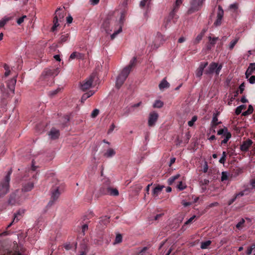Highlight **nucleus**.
Returning a JSON list of instances; mask_svg holds the SVG:
<instances>
[{"mask_svg": "<svg viewBox=\"0 0 255 255\" xmlns=\"http://www.w3.org/2000/svg\"><path fill=\"white\" fill-rule=\"evenodd\" d=\"M148 249V248L147 247H145L137 252L134 255H149V254L147 251Z\"/></svg>", "mask_w": 255, "mask_h": 255, "instance_id": "nucleus-29", "label": "nucleus"}, {"mask_svg": "<svg viewBox=\"0 0 255 255\" xmlns=\"http://www.w3.org/2000/svg\"><path fill=\"white\" fill-rule=\"evenodd\" d=\"M246 108V106L244 105H241L240 106H238L236 109L235 111V113L237 115H240L241 113L243 110H244Z\"/></svg>", "mask_w": 255, "mask_h": 255, "instance_id": "nucleus-35", "label": "nucleus"}, {"mask_svg": "<svg viewBox=\"0 0 255 255\" xmlns=\"http://www.w3.org/2000/svg\"><path fill=\"white\" fill-rule=\"evenodd\" d=\"M61 90L60 88H57L56 90L50 91L49 92V95L50 96H53L57 94Z\"/></svg>", "mask_w": 255, "mask_h": 255, "instance_id": "nucleus-51", "label": "nucleus"}, {"mask_svg": "<svg viewBox=\"0 0 255 255\" xmlns=\"http://www.w3.org/2000/svg\"><path fill=\"white\" fill-rule=\"evenodd\" d=\"M150 1V0H142L140 2V6L141 7H143L146 5L148 6Z\"/></svg>", "mask_w": 255, "mask_h": 255, "instance_id": "nucleus-45", "label": "nucleus"}, {"mask_svg": "<svg viewBox=\"0 0 255 255\" xmlns=\"http://www.w3.org/2000/svg\"><path fill=\"white\" fill-rule=\"evenodd\" d=\"M163 35L159 32L157 33L155 40L153 41L154 47L158 48L163 42Z\"/></svg>", "mask_w": 255, "mask_h": 255, "instance_id": "nucleus-15", "label": "nucleus"}, {"mask_svg": "<svg viewBox=\"0 0 255 255\" xmlns=\"http://www.w3.org/2000/svg\"><path fill=\"white\" fill-rule=\"evenodd\" d=\"M222 64L218 65L217 63L212 62L207 69L205 71L206 74H211L215 72L216 75H218L222 69Z\"/></svg>", "mask_w": 255, "mask_h": 255, "instance_id": "nucleus-8", "label": "nucleus"}, {"mask_svg": "<svg viewBox=\"0 0 255 255\" xmlns=\"http://www.w3.org/2000/svg\"><path fill=\"white\" fill-rule=\"evenodd\" d=\"M250 185L252 186V189H255V178L252 179L250 180Z\"/></svg>", "mask_w": 255, "mask_h": 255, "instance_id": "nucleus-61", "label": "nucleus"}, {"mask_svg": "<svg viewBox=\"0 0 255 255\" xmlns=\"http://www.w3.org/2000/svg\"><path fill=\"white\" fill-rule=\"evenodd\" d=\"M224 15V10L222 9L221 6H218V11L217 13V17L219 18V19H222Z\"/></svg>", "mask_w": 255, "mask_h": 255, "instance_id": "nucleus-37", "label": "nucleus"}, {"mask_svg": "<svg viewBox=\"0 0 255 255\" xmlns=\"http://www.w3.org/2000/svg\"><path fill=\"white\" fill-rule=\"evenodd\" d=\"M24 213V212L18 211L16 213L14 214V218L11 222L7 226V228H9L13 224L17 223L21 218L22 214Z\"/></svg>", "mask_w": 255, "mask_h": 255, "instance_id": "nucleus-17", "label": "nucleus"}, {"mask_svg": "<svg viewBox=\"0 0 255 255\" xmlns=\"http://www.w3.org/2000/svg\"><path fill=\"white\" fill-rule=\"evenodd\" d=\"M136 63V58L135 57L132 58V59L130 61L129 64L125 67L121 73L119 74L117 78L116 87L118 89H120L121 87L124 84L125 81L128 76L130 71L132 70V68L134 67Z\"/></svg>", "mask_w": 255, "mask_h": 255, "instance_id": "nucleus-2", "label": "nucleus"}, {"mask_svg": "<svg viewBox=\"0 0 255 255\" xmlns=\"http://www.w3.org/2000/svg\"><path fill=\"white\" fill-rule=\"evenodd\" d=\"M218 38V37H214V38H212V37L211 36H209V40L210 41V44L212 45H214L215 44Z\"/></svg>", "mask_w": 255, "mask_h": 255, "instance_id": "nucleus-50", "label": "nucleus"}, {"mask_svg": "<svg viewBox=\"0 0 255 255\" xmlns=\"http://www.w3.org/2000/svg\"><path fill=\"white\" fill-rule=\"evenodd\" d=\"M88 229V226L87 224H85L83 225L82 227V233L83 235H85V232L87 231Z\"/></svg>", "mask_w": 255, "mask_h": 255, "instance_id": "nucleus-54", "label": "nucleus"}, {"mask_svg": "<svg viewBox=\"0 0 255 255\" xmlns=\"http://www.w3.org/2000/svg\"><path fill=\"white\" fill-rule=\"evenodd\" d=\"M77 53L78 52H73L70 56V57H69V60H72V59H74L75 58H77Z\"/></svg>", "mask_w": 255, "mask_h": 255, "instance_id": "nucleus-56", "label": "nucleus"}, {"mask_svg": "<svg viewBox=\"0 0 255 255\" xmlns=\"http://www.w3.org/2000/svg\"><path fill=\"white\" fill-rule=\"evenodd\" d=\"M200 183L202 185H208L209 184V180L208 179H205L204 180H201L200 181Z\"/></svg>", "mask_w": 255, "mask_h": 255, "instance_id": "nucleus-59", "label": "nucleus"}, {"mask_svg": "<svg viewBox=\"0 0 255 255\" xmlns=\"http://www.w3.org/2000/svg\"><path fill=\"white\" fill-rule=\"evenodd\" d=\"M208 63L207 62L204 63H201L199 67L196 70V76L197 77L200 78L205 68L208 65Z\"/></svg>", "mask_w": 255, "mask_h": 255, "instance_id": "nucleus-16", "label": "nucleus"}, {"mask_svg": "<svg viewBox=\"0 0 255 255\" xmlns=\"http://www.w3.org/2000/svg\"><path fill=\"white\" fill-rule=\"evenodd\" d=\"M110 187V182L109 181H106L105 183H103L99 189L100 195H108L109 193Z\"/></svg>", "mask_w": 255, "mask_h": 255, "instance_id": "nucleus-14", "label": "nucleus"}, {"mask_svg": "<svg viewBox=\"0 0 255 255\" xmlns=\"http://www.w3.org/2000/svg\"><path fill=\"white\" fill-rule=\"evenodd\" d=\"M228 176L227 173L224 172H223L222 177H221V180L222 181H223L224 180H226L228 179Z\"/></svg>", "mask_w": 255, "mask_h": 255, "instance_id": "nucleus-58", "label": "nucleus"}, {"mask_svg": "<svg viewBox=\"0 0 255 255\" xmlns=\"http://www.w3.org/2000/svg\"><path fill=\"white\" fill-rule=\"evenodd\" d=\"M203 33H200L197 36L195 40V43H198L202 40L203 37Z\"/></svg>", "mask_w": 255, "mask_h": 255, "instance_id": "nucleus-46", "label": "nucleus"}, {"mask_svg": "<svg viewBox=\"0 0 255 255\" xmlns=\"http://www.w3.org/2000/svg\"><path fill=\"white\" fill-rule=\"evenodd\" d=\"M248 68L252 70L253 72L255 71V63H251Z\"/></svg>", "mask_w": 255, "mask_h": 255, "instance_id": "nucleus-64", "label": "nucleus"}, {"mask_svg": "<svg viewBox=\"0 0 255 255\" xmlns=\"http://www.w3.org/2000/svg\"><path fill=\"white\" fill-rule=\"evenodd\" d=\"M164 187L163 185H157L153 190L152 192V195L154 197H156L158 196V195L161 193L162 190Z\"/></svg>", "mask_w": 255, "mask_h": 255, "instance_id": "nucleus-21", "label": "nucleus"}, {"mask_svg": "<svg viewBox=\"0 0 255 255\" xmlns=\"http://www.w3.org/2000/svg\"><path fill=\"white\" fill-rule=\"evenodd\" d=\"M95 92L93 91H89V92L84 94L81 97V101L82 103H84V102L89 97L92 96Z\"/></svg>", "mask_w": 255, "mask_h": 255, "instance_id": "nucleus-25", "label": "nucleus"}, {"mask_svg": "<svg viewBox=\"0 0 255 255\" xmlns=\"http://www.w3.org/2000/svg\"><path fill=\"white\" fill-rule=\"evenodd\" d=\"M238 8V3H235L232 4L230 5V8L231 9H234V10H236Z\"/></svg>", "mask_w": 255, "mask_h": 255, "instance_id": "nucleus-53", "label": "nucleus"}, {"mask_svg": "<svg viewBox=\"0 0 255 255\" xmlns=\"http://www.w3.org/2000/svg\"><path fill=\"white\" fill-rule=\"evenodd\" d=\"M245 83L244 82L242 83L239 86V90L240 91V94H242L245 90Z\"/></svg>", "mask_w": 255, "mask_h": 255, "instance_id": "nucleus-49", "label": "nucleus"}, {"mask_svg": "<svg viewBox=\"0 0 255 255\" xmlns=\"http://www.w3.org/2000/svg\"><path fill=\"white\" fill-rule=\"evenodd\" d=\"M245 222V220L244 219H242V220L237 224L236 228L238 229H240L242 228Z\"/></svg>", "mask_w": 255, "mask_h": 255, "instance_id": "nucleus-47", "label": "nucleus"}, {"mask_svg": "<svg viewBox=\"0 0 255 255\" xmlns=\"http://www.w3.org/2000/svg\"><path fill=\"white\" fill-rule=\"evenodd\" d=\"M243 172V171L242 168L236 167L235 168L233 169V170L232 171V176L236 177L239 176L241 173H242Z\"/></svg>", "mask_w": 255, "mask_h": 255, "instance_id": "nucleus-27", "label": "nucleus"}, {"mask_svg": "<svg viewBox=\"0 0 255 255\" xmlns=\"http://www.w3.org/2000/svg\"><path fill=\"white\" fill-rule=\"evenodd\" d=\"M254 111L253 107L252 105H249L248 107V109L247 111L243 113L242 115L244 116H246L249 115L251 114Z\"/></svg>", "mask_w": 255, "mask_h": 255, "instance_id": "nucleus-34", "label": "nucleus"}, {"mask_svg": "<svg viewBox=\"0 0 255 255\" xmlns=\"http://www.w3.org/2000/svg\"><path fill=\"white\" fill-rule=\"evenodd\" d=\"M10 20L9 17H4L0 20V28H2Z\"/></svg>", "mask_w": 255, "mask_h": 255, "instance_id": "nucleus-41", "label": "nucleus"}, {"mask_svg": "<svg viewBox=\"0 0 255 255\" xmlns=\"http://www.w3.org/2000/svg\"><path fill=\"white\" fill-rule=\"evenodd\" d=\"M205 0H190V7L187 11L188 14H191L199 10L202 7Z\"/></svg>", "mask_w": 255, "mask_h": 255, "instance_id": "nucleus-6", "label": "nucleus"}, {"mask_svg": "<svg viewBox=\"0 0 255 255\" xmlns=\"http://www.w3.org/2000/svg\"><path fill=\"white\" fill-rule=\"evenodd\" d=\"M217 134L219 135H222L225 137L221 141V145H225L226 144L232 137L231 133L228 131V129L226 127L220 129L217 131Z\"/></svg>", "mask_w": 255, "mask_h": 255, "instance_id": "nucleus-9", "label": "nucleus"}, {"mask_svg": "<svg viewBox=\"0 0 255 255\" xmlns=\"http://www.w3.org/2000/svg\"><path fill=\"white\" fill-rule=\"evenodd\" d=\"M60 72V69L59 68H46L43 71L41 78L45 79L48 76H55L58 75Z\"/></svg>", "mask_w": 255, "mask_h": 255, "instance_id": "nucleus-10", "label": "nucleus"}, {"mask_svg": "<svg viewBox=\"0 0 255 255\" xmlns=\"http://www.w3.org/2000/svg\"><path fill=\"white\" fill-rule=\"evenodd\" d=\"M59 135L60 133L59 130L56 129L55 128H52L50 130L49 133V135L50 136V138L52 139H55L58 138Z\"/></svg>", "mask_w": 255, "mask_h": 255, "instance_id": "nucleus-20", "label": "nucleus"}, {"mask_svg": "<svg viewBox=\"0 0 255 255\" xmlns=\"http://www.w3.org/2000/svg\"><path fill=\"white\" fill-rule=\"evenodd\" d=\"M125 15L122 13L119 21L115 20V17L113 14H109L104 20L102 28L105 32L109 34L114 29V33L111 35V39H114L116 36L122 30V25L125 21Z\"/></svg>", "mask_w": 255, "mask_h": 255, "instance_id": "nucleus-1", "label": "nucleus"}, {"mask_svg": "<svg viewBox=\"0 0 255 255\" xmlns=\"http://www.w3.org/2000/svg\"><path fill=\"white\" fill-rule=\"evenodd\" d=\"M169 86V83L165 79H163L159 84V88L160 90H163L165 88H168Z\"/></svg>", "mask_w": 255, "mask_h": 255, "instance_id": "nucleus-26", "label": "nucleus"}, {"mask_svg": "<svg viewBox=\"0 0 255 255\" xmlns=\"http://www.w3.org/2000/svg\"><path fill=\"white\" fill-rule=\"evenodd\" d=\"M234 151L235 150L232 147H230L227 149L228 153L229 154L230 156H231L233 155Z\"/></svg>", "mask_w": 255, "mask_h": 255, "instance_id": "nucleus-62", "label": "nucleus"}, {"mask_svg": "<svg viewBox=\"0 0 255 255\" xmlns=\"http://www.w3.org/2000/svg\"><path fill=\"white\" fill-rule=\"evenodd\" d=\"M211 241L209 240L202 242L201 245V248L202 249H206L211 245Z\"/></svg>", "mask_w": 255, "mask_h": 255, "instance_id": "nucleus-39", "label": "nucleus"}, {"mask_svg": "<svg viewBox=\"0 0 255 255\" xmlns=\"http://www.w3.org/2000/svg\"><path fill=\"white\" fill-rule=\"evenodd\" d=\"M51 197L50 201L47 204V207H51L58 200L61 194V187L59 183H57L51 189Z\"/></svg>", "mask_w": 255, "mask_h": 255, "instance_id": "nucleus-4", "label": "nucleus"}, {"mask_svg": "<svg viewBox=\"0 0 255 255\" xmlns=\"http://www.w3.org/2000/svg\"><path fill=\"white\" fill-rule=\"evenodd\" d=\"M212 128H216V127L218 125H219L221 123V122H218V118L217 117L216 115H215L214 116V117H213V119H212Z\"/></svg>", "mask_w": 255, "mask_h": 255, "instance_id": "nucleus-33", "label": "nucleus"}, {"mask_svg": "<svg viewBox=\"0 0 255 255\" xmlns=\"http://www.w3.org/2000/svg\"><path fill=\"white\" fill-rule=\"evenodd\" d=\"M69 35L68 33L63 34L61 36L59 43L62 44L68 40Z\"/></svg>", "mask_w": 255, "mask_h": 255, "instance_id": "nucleus-32", "label": "nucleus"}, {"mask_svg": "<svg viewBox=\"0 0 255 255\" xmlns=\"http://www.w3.org/2000/svg\"><path fill=\"white\" fill-rule=\"evenodd\" d=\"M36 167L33 165L31 166L30 172L29 173V176H31L29 180L23 184L22 190L24 192H28L31 191L34 184L36 183L37 180V173H35Z\"/></svg>", "mask_w": 255, "mask_h": 255, "instance_id": "nucleus-3", "label": "nucleus"}, {"mask_svg": "<svg viewBox=\"0 0 255 255\" xmlns=\"http://www.w3.org/2000/svg\"><path fill=\"white\" fill-rule=\"evenodd\" d=\"M239 40V38H236L235 39L233 40L230 43L229 45V49L230 50H232L235 45L237 44Z\"/></svg>", "mask_w": 255, "mask_h": 255, "instance_id": "nucleus-40", "label": "nucleus"}, {"mask_svg": "<svg viewBox=\"0 0 255 255\" xmlns=\"http://www.w3.org/2000/svg\"><path fill=\"white\" fill-rule=\"evenodd\" d=\"M246 190H245L244 191H241L239 193L236 194L233 198H232L228 201V205H231V204H232L238 198L243 196L245 194L244 192Z\"/></svg>", "mask_w": 255, "mask_h": 255, "instance_id": "nucleus-23", "label": "nucleus"}, {"mask_svg": "<svg viewBox=\"0 0 255 255\" xmlns=\"http://www.w3.org/2000/svg\"><path fill=\"white\" fill-rule=\"evenodd\" d=\"M249 81L251 84L255 83V76L253 75L251 76V77L249 79Z\"/></svg>", "mask_w": 255, "mask_h": 255, "instance_id": "nucleus-63", "label": "nucleus"}, {"mask_svg": "<svg viewBox=\"0 0 255 255\" xmlns=\"http://www.w3.org/2000/svg\"><path fill=\"white\" fill-rule=\"evenodd\" d=\"M11 172L12 171L10 169L8 171L4 179L0 182V197L4 196L9 191V182Z\"/></svg>", "mask_w": 255, "mask_h": 255, "instance_id": "nucleus-5", "label": "nucleus"}, {"mask_svg": "<svg viewBox=\"0 0 255 255\" xmlns=\"http://www.w3.org/2000/svg\"><path fill=\"white\" fill-rule=\"evenodd\" d=\"M253 72L252 71V70L248 68L245 73L246 78H248Z\"/></svg>", "mask_w": 255, "mask_h": 255, "instance_id": "nucleus-55", "label": "nucleus"}, {"mask_svg": "<svg viewBox=\"0 0 255 255\" xmlns=\"http://www.w3.org/2000/svg\"><path fill=\"white\" fill-rule=\"evenodd\" d=\"M99 114V110L98 109H95L93 111L92 114H91V117L93 118H94L96 117L98 114Z\"/></svg>", "mask_w": 255, "mask_h": 255, "instance_id": "nucleus-48", "label": "nucleus"}, {"mask_svg": "<svg viewBox=\"0 0 255 255\" xmlns=\"http://www.w3.org/2000/svg\"><path fill=\"white\" fill-rule=\"evenodd\" d=\"M109 193L108 195L113 196H117L119 195V192L117 188H114L112 187H110V189L109 190Z\"/></svg>", "mask_w": 255, "mask_h": 255, "instance_id": "nucleus-31", "label": "nucleus"}, {"mask_svg": "<svg viewBox=\"0 0 255 255\" xmlns=\"http://www.w3.org/2000/svg\"><path fill=\"white\" fill-rule=\"evenodd\" d=\"M18 199V197L16 195L15 193H13L10 194L9 200L8 203L10 205H14Z\"/></svg>", "mask_w": 255, "mask_h": 255, "instance_id": "nucleus-24", "label": "nucleus"}, {"mask_svg": "<svg viewBox=\"0 0 255 255\" xmlns=\"http://www.w3.org/2000/svg\"><path fill=\"white\" fill-rule=\"evenodd\" d=\"M178 17H175V16L173 15L172 13H169V15L165 18L164 22L162 25V28H164L166 29L167 27L169 26H170L171 21L172 20L173 22L175 23Z\"/></svg>", "mask_w": 255, "mask_h": 255, "instance_id": "nucleus-12", "label": "nucleus"}, {"mask_svg": "<svg viewBox=\"0 0 255 255\" xmlns=\"http://www.w3.org/2000/svg\"><path fill=\"white\" fill-rule=\"evenodd\" d=\"M197 120V117L196 116H194L192 118L191 120L189 121L188 122V125L189 127L193 126L194 123Z\"/></svg>", "mask_w": 255, "mask_h": 255, "instance_id": "nucleus-42", "label": "nucleus"}, {"mask_svg": "<svg viewBox=\"0 0 255 255\" xmlns=\"http://www.w3.org/2000/svg\"><path fill=\"white\" fill-rule=\"evenodd\" d=\"M65 15L64 11L61 8L56 9L55 13V16L53 19V25L51 28V31H54L57 27L59 25L58 21H61Z\"/></svg>", "mask_w": 255, "mask_h": 255, "instance_id": "nucleus-7", "label": "nucleus"}, {"mask_svg": "<svg viewBox=\"0 0 255 255\" xmlns=\"http://www.w3.org/2000/svg\"><path fill=\"white\" fill-rule=\"evenodd\" d=\"M77 243H66L65 244L64 247L66 250H69L73 248H74L75 249L77 248Z\"/></svg>", "mask_w": 255, "mask_h": 255, "instance_id": "nucleus-30", "label": "nucleus"}, {"mask_svg": "<svg viewBox=\"0 0 255 255\" xmlns=\"http://www.w3.org/2000/svg\"><path fill=\"white\" fill-rule=\"evenodd\" d=\"M196 218V216L195 215L193 216L190 218H189L184 224V225L182 226V228H184V227L186 225H188L190 224H191L192 222H193V220Z\"/></svg>", "mask_w": 255, "mask_h": 255, "instance_id": "nucleus-43", "label": "nucleus"}, {"mask_svg": "<svg viewBox=\"0 0 255 255\" xmlns=\"http://www.w3.org/2000/svg\"><path fill=\"white\" fill-rule=\"evenodd\" d=\"M177 188L180 190H182L185 188V186L183 185L182 182L180 181V182H179V184L177 185Z\"/></svg>", "mask_w": 255, "mask_h": 255, "instance_id": "nucleus-57", "label": "nucleus"}, {"mask_svg": "<svg viewBox=\"0 0 255 255\" xmlns=\"http://www.w3.org/2000/svg\"><path fill=\"white\" fill-rule=\"evenodd\" d=\"M179 174H177L175 176L170 177L168 179V182L169 185H172L174 182L175 180L179 178Z\"/></svg>", "mask_w": 255, "mask_h": 255, "instance_id": "nucleus-36", "label": "nucleus"}, {"mask_svg": "<svg viewBox=\"0 0 255 255\" xmlns=\"http://www.w3.org/2000/svg\"><path fill=\"white\" fill-rule=\"evenodd\" d=\"M95 78L94 74L91 75L81 84V88L83 91H86L90 89L92 85L93 81Z\"/></svg>", "mask_w": 255, "mask_h": 255, "instance_id": "nucleus-11", "label": "nucleus"}, {"mask_svg": "<svg viewBox=\"0 0 255 255\" xmlns=\"http://www.w3.org/2000/svg\"><path fill=\"white\" fill-rule=\"evenodd\" d=\"M163 106V103L160 100H156L153 104V107L155 108H160Z\"/></svg>", "mask_w": 255, "mask_h": 255, "instance_id": "nucleus-38", "label": "nucleus"}, {"mask_svg": "<svg viewBox=\"0 0 255 255\" xmlns=\"http://www.w3.org/2000/svg\"><path fill=\"white\" fill-rule=\"evenodd\" d=\"M253 141L251 139H248L244 141L242 144L241 145L240 149L243 151H247L249 149L250 147L252 145Z\"/></svg>", "mask_w": 255, "mask_h": 255, "instance_id": "nucleus-18", "label": "nucleus"}, {"mask_svg": "<svg viewBox=\"0 0 255 255\" xmlns=\"http://www.w3.org/2000/svg\"><path fill=\"white\" fill-rule=\"evenodd\" d=\"M84 243L81 244V248L82 249V251H86L87 250L88 247L87 245L85 243V241H83Z\"/></svg>", "mask_w": 255, "mask_h": 255, "instance_id": "nucleus-60", "label": "nucleus"}, {"mask_svg": "<svg viewBox=\"0 0 255 255\" xmlns=\"http://www.w3.org/2000/svg\"><path fill=\"white\" fill-rule=\"evenodd\" d=\"M116 154L115 151L112 148L108 149L106 152L104 153V156L107 158H110Z\"/></svg>", "mask_w": 255, "mask_h": 255, "instance_id": "nucleus-28", "label": "nucleus"}, {"mask_svg": "<svg viewBox=\"0 0 255 255\" xmlns=\"http://www.w3.org/2000/svg\"><path fill=\"white\" fill-rule=\"evenodd\" d=\"M26 17V15H23L22 17L19 18L17 20V23L18 24L20 25L24 21V18Z\"/></svg>", "mask_w": 255, "mask_h": 255, "instance_id": "nucleus-52", "label": "nucleus"}, {"mask_svg": "<svg viewBox=\"0 0 255 255\" xmlns=\"http://www.w3.org/2000/svg\"><path fill=\"white\" fill-rule=\"evenodd\" d=\"M122 241V236L121 234H119L116 236L115 243L116 244H119Z\"/></svg>", "mask_w": 255, "mask_h": 255, "instance_id": "nucleus-44", "label": "nucleus"}, {"mask_svg": "<svg viewBox=\"0 0 255 255\" xmlns=\"http://www.w3.org/2000/svg\"><path fill=\"white\" fill-rule=\"evenodd\" d=\"M182 1H178L176 0L175 3L173 5V8L170 13H172L173 15L175 16V17H178V16L176 14V13L178 11L180 4L182 3Z\"/></svg>", "mask_w": 255, "mask_h": 255, "instance_id": "nucleus-22", "label": "nucleus"}, {"mask_svg": "<svg viewBox=\"0 0 255 255\" xmlns=\"http://www.w3.org/2000/svg\"><path fill=\"white\" fill-rule=\"evenodd\" d=\"M16 76L14 77L7 82V86L8 89L14 93L15 84L16 82Z\"/></svg>", "mask_w": 255, "mask_h": 255, "instance_id": "nucleus-19", "label": "nucleus"}, {"mask_svg": "<svg viewBox=\"0 0 255 255\" xmlns=\"http://www.w3.org/2000/svg\"><path fill=\"white\" fill-rule=\"evenodd\" d=\"M158 118V115L155 112H152L149 114L148 125L149 127H153L155 125V123L157 121Z\"/></svg>", "mask_w": 255, "mask_h": 255, "instance_id": "nucleus-13", "label": "nucleus"}]
</instances>
